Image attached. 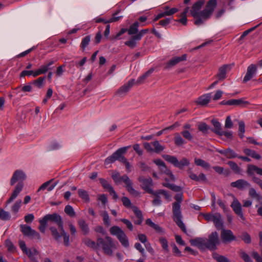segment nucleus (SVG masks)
Wrapping results in <instances>:
<instances>
[{
    "instance_id": "f257e3e1",
    "label": "nucleus",
    "mask_w": 262,
    "mask_h": 262,
    "mask_svg": "<svg viewBox=\"0 0 262 262\" xmlns=\"http://www.w3.org/2000/svg\"><path fill=\"white\" fill-rule=\"evenodd\" d=\"M204 4L203 1H199L193 5L190 10L191 15L195 19L194 24L198 26L203 24L210 17L216 7L217 2L216 0L209 1L205 8L203 11H201Z\"/></svg>"
},
{
    "instance_id": "f03ea898",
    "label": "nucleus",
    "mask_w": 262,
    "mask_h": 262,
    "mask_svg": "<svg viewBox=\"0 0 262 262\" xmlns=\"http://www.w3.org/2000/svg\"><path fill=\"white\" fill-rule=\"evenodd\" d=\"M219 242V234L216 231L210 234L208 236V238L196 237L190 239L189 241L192 246L197 247L200 249L205 250L208 249L210 250H214L216 249Z\"/></svg>"
},
{
    "instance_id": "7ed1b4c3",
    "label": "nucleus",
    "mask_w": 262,
    "mask_h": 262,
    "mask_svg": "<svg viewBox=\"0 0 262 262\" xmlns=\"http://www.w3.org/2000/svg\"><path fill=\"white\" fill-rule=\"evenodd\" d=\"M183 195L182 192L174 196L176 202L172 204L173 219L177 225L184 232H186V228L182 221V214L181 210V204L183 201Z\"/></svg>"
},
{
    "instance_id": "20e7f679",
    "label": "nucleus",
    "mask_w": 262,
    "mask_h": 262,
    "mask_svg": "<svg viewBox=\"0 0 262 262\" xmlns=\"http://www.w3.org/2000/svg\"><path fill=\"white\" fill-rule=\"evenodd\" d=\"M98 248L102 249L104 253L109 256L113 255L114 251L117 249L113 238L108 236L104 238L98 237Z\"/></svg>"
},
{
    "instance_id": "39448f33",
    "label": "nucleus",
    "mask_w": 262,
    "mask_h": 262,
    "mask_svg": "<svg viewBox=\"0 0 262 262\" xmlns=\"http://www.w3.org/2000/svg\"><path fill=\"white\" fill-rule=\"evenodd\" d=\"M112 177L115 183H119L121 181L123 182L125 184V187L127 191L134 196H138L140 193L136 190L133 186V182L127 175H123L122 177L118 172H114Z\"/></svg>"
},
{
    "instance_id": "423d86ee",
    "label": "nucleus",
    "mask_w": 262,
    "mask_h": 262,
    "mask_svg": "<svg viewBox=\"0 0 262 262\" xmlns=\"http://www.w3.org/2000/svg\"><path fill=\"white\" fill-rule=\"evenodd\" d=\"M59 231L54 227H51L50 230L51 231L52 235L56 241H59L61 236L63 237L64 244L66 246L69 245V235L65 232L63 229V223L62 220L58 226Z\"/></svg>"
},
{
    "instance_id": "0eeeda50",
    "label": "nucleus",
    "mask_w": 262,
    "mask_h": 262,
    "mask_svg": "<svg viewBox=\"0 0 262 262\" xmlns=\"http://www.w3.org/2000/svg\"><path fill=\"white\" fill-rule=\"evenodd\" d=\"M110 232L111 235L117 237L123 247L125 248L129 247L128 239L121 228L117 226H113L110 228Z\"/></svg>"
},
{
    "instance_id": "6e6552de",
    "label": "nucleus",
    "mask_w": 262,
    "mask_h": 262,
    "mask_svg": "<svg viewBox=\"0 0 262 262\" xmlns=\"http://www.w3.org/2000/svg\"><path fill=\"white\" fill-rule=\"evenodd\" d=\"M162 157L168 162L180 169H182L184 166H188L189 164V161L186 158H183L182 160L179 161L178 159L174 156L168 155H162Z\"/></svg>"
},
{
    "instance_id": "1a4fd4ad",
    "label": "nucleus",
    "mask_w": 262,
    "mask_h": 262,
    "mask_svg": "<svg viewBox=\"0 0 262 262\" xmlns=\"http://www.w3.org/2000/svg\"><path fill=\"white\" fill-rule=\"evenodd\" d=\"M20 229L22 233L25 235L30 238H35L38 239H40V235L39 233L36 232L35 230L32 229L30 226L27 225H21L20 226Z\"/></svg>"
},
{
    "instance_id": "9d476101",
    "label": "nucleus",
    "mask_w": 262,
    "mask_h": 262,
    "mask_svg": "<svg viewBox=\"0 0 262 262\" xmlns=\"http://www.w3.org/2000/svg\"><path fill=\"white\" fill-rule=\"evenodd\" d=\"M49 221L55 223L58 226L61 222L62 219L61 216L57 213L47 214L42 219L39 220V223L41 225L47 226V222Z\"/></svg>"
},
{
    "instance_id": "9b49d317",
    "label": "nucleus",
    "mask_w": 262,
    "mask_h": 262,
    "mask_svg": "<svg viewBox=\"0 0 262 262\" xmlns=\"http://www.w3.org/2000/svg\"><path fill=\"white\" fill-rule=\"evenodd\" d=\"M232 196L233 198V201L231 204V207L232 208L235 213L243 221H245L246 219L243 213L242 206L241 203L233 194H232Z\"/></svg>"
},
{
    "instance_id": "f8f14e48",
    "label": "nucleus",
    "mask_w": 262,
    "mask_h": 262,
    "mask_svg": "<svg viewBox=\"0 0 262 262\" xmlns=\"http://www.w3.org/2000/svg\"><path fill=\"white\" fill-rule=\"evenodd\" d=\"M138 180L141 183V186L145 191L149 193H154V190L151 188L153 185L151 178H144L143 177H140Z\"/></svg>"
},
{
    "instance_id": "ddd939ff",
    "label": "nucleus",
    "mask_w": 262,
    "mask_h": 262,
    "mask_svg": "<svg viewBox=\"0 0 262 262\" xmlns=\"http://www.w3.org/2000/svg\"><path fill=\"white\" fill-rule=\"evenodd\" d=\"M27 176L25 173L21 170H15L11 179L10 185L13 186L14 184L18 182V183L21 182L23 183L24 181L26 179Z\"/></svg>"
},
{
    "instance_id": "4468645a",
    "label": "nucleus",
    "mask_w": 262,
    "mask_h": 262,
    "mask_svg": "<svg viewBox=\"0 0 262 262\" xmlns=\"http://www.w3.org/2000/svg\"><path fill=\"white\" fill-rule=\"evenodd\" d=\"M99 180L103 188L107 189L110 195L113 196V199L115 200H117L118 198V196L113 187L107 182L106 180L103 178H100Z\"/></svg>"
},
{
    "instance_id": "2eb2a0df",
    "label": "nucleus",
    "mask_w": 262,
    "mask_h": 262,
    "mask_svg": "<svg viewBox=\"0 0 262 262\" xmlns=\"http://www.w3.org/2000/svg\"><path fill=\"white\" fill-rule=\"evenodd\" d=\"M221 237L223 242H230L236 239L235 236L230 230L223 229L221 233Z\"/></svg>"
},
{
    "instance_id": "dca6fc26",
    "label": "nucleus",
    "mask_w": 262,
    "mask_h": 262,
    "mask_svg": "<svg viewBox=\"0 0 262 262\" xmlns=\"http://www.w3.org/2000/svg\"><path fill=\"white\" fill-rule=\"evenodd\" d=\"M24 187V183L20 182L18 183L15 187L11 195L8 200L6 202V206L11 203L21 191Z\"/></svg>"
},
{
    "instance_id": "f3484780",
    "label": "nucleus",
    "mask_w": 262,
    "mask_h": 262,
    "mask_svg": "<svg viewBox=\"0 0 262 262\" xmlns=\"http://www.w3.org/2000/svg\"><path fill=\"white\" fill-rule=\"evenodd\" d=\"M24 187V183L20 182L18 183L15 187L11 195L8 200L6 202V206L11 203L21 191Z\"/></svg>"
},
{
    "instance_id": "a211bd4d",
    "label": "nucleus",
    "mask_w": 262,
    "mask_h": 262,
    "mask_svg": "<svg viewBox=\"0 0 262 262\" xmlns=\"http://www.w3.org/2000/svg\"><path fill=\"white\" fill-rule=\"evenodd\" d=\"M256 69L257 68L255 65L253 64H250L248 67L247 73L244 78L243 81L244 82H247L252 79L256 74Z\"/></svg>"
},
{
    "instance_id": "6ab92c4d",
    "label": "nucleus",
    "mask_w": 262,
    "mask_h": 262,
    "mask_svg": "<svg viewBox=\"0 0 262 262\" xmlns=\"http://www.w3.org/2000/svg\"><path fill=\"white\" fill-rule=\"evenodd\" d=\"M135 80L132 79L123 85L117 91V94L122 96L128 92L135 83Z\"/></svg>"
},
{
    "instance_id": "aec40b11",
    "label": "nucleus",
    "mask_w": 262,
    "mask_h": 262,
    "mask_svg": "<svg viewBox=\"0 0 262 262\" xmlns=\"http://www.w3.org/2000/svg\"><path fill=\"white\" fill-rule=\"evenodd\" d=\"M230 185L232 187L236 188L240 190H243L249 187L250 185L247 181L243 179H239L235 182H233Z\"/></svg>"
},
{
    "instance_id": "412c9836",
    "label": "nucleus",
    "mask_w": 262,
    "mask_h": 262,
    "mask_svg": "<svg viewBox=\"0 0 262 262\" xmlns=\"http://www.w3.org/2000/svg\"><path fill=\"white\" fill-rule=\"evenodd\" d=\"M130 147V145H128L118 149V151H119V152H118V161L123 164H125V163L128 161L127 159L123 155Z\"/></svg>"
},
{
    "instance_id": "4be33fe9",
    "label": "nucleus",
    "mask_w": 262,
    "mask_h": 262,
    "mask_svg": "<svg viewBox=\"0 0 262 262\" xmlns=\"http://www.w3.org/2000/svg\"><path fill=\"white\" fill-rule=\"evenodd\" d=\"M187 56L186 54L183 55L181 57H174L170 60L167 63L166 68H170L172 66H175L181 61L185 60Z\"/></svg>"
},
{
    "instance_id": "5701e85b",
    "label": "nucleus",
    "mask_w": 262,
    "mask_h": 262,
    "mask_svg": "<svg viewBox=\"0 0 262 262\" xmlns=\"http://www.w3.org/2000/svg\"><path fill=\"white\" fill-rule=\"evenodd\" d=\"M247 173L250 176H253L255 173L262 176V168L254 165L250 164L248 166Z\"/></svg>"
},
{
    "instance_id": "b1692460",
    "label": "nucleus",
    "mask_w": 262,
    "mask_h": 262,
    "mask_svg": "<svg viewBox=\"0 0 262 262\" xmlns=\"http://www.w3.org/2000/svg\"><path fill=\"white\" fill-rule=\"evenodd\" d=\"M214 224L215 226L217 229L222 228L223 226V223L222 220V216L220 213H215L212 221Z\"/></svg>"
},
{
    "instance_id": "393cba45",
    "label": "nucleus",
    "mask_w": 262,
    "mask_h": 262,
    "mask_svg": "<svg viewBox=\"0 0 262 262\" xmlns=\"http://www.w3.org/2000/svg\"><path fill=\"white\" fill-rule=\"evenodd\" d=\"M153 194L156 199H161V195H163L164 198L169 201L170 200V195L168 193V192L163 189H159L157 191H154V193H151Z\"/></svg>"
},
{
    "instance_id": "a878e982",
    "label": "nucleus",
    "mask_w": 262,
    "mask_h": 262,
    "mask_svg": "<svg viewBox=\"0 0 262 262\" xmlns=\"http://www.w3.org/2000/svg\"><path fill=\"white\" fill-rule=\"evenodd\" d=\"M146 224L154 229L159 233L163 234L165 232L163 228L154 223L150 219H148L146 220Z\"/></svg>"
},
{
    "instance_id": "bb28decb",
    "label": "nucleus",
    "mask_w": 262,
    "mask_h": 262,
    "mask_svg": "<svg viewBox=\"0 0 262 262\" xmlns=\"http://www.w3.org/2000/svg\"><path fill=\"white\" fill-rule=\"evenodd\" d=\"M211 98V94H207L198 98L196 103L201 105H207Z\"/></svg>"
},
{
    "instance_id": "cd10ccee",
    "label": "nucleus",
    "mask_w": 262,
    "mask_h": 262,
    "mask_svg": "<svg viewBox=\"0 0 262 262\" xmlns=\"http://www.w3.org/2000/svg\"><path fill=\"white\" fill-rule=\"evenodd\" d=\"M243 151L247 156H250L255 159L259 160L261 159V156L254 150L249 148H244Z\"/></svg>"
},
{
    "instance_id": "c85d7f7f",
    "label": "nucleus",
    "mask_w": 262,
    "mask_h": 262,
    "mask_svg": "<svg viewBox=\"0 0 262 262\" xmlns=\"http://www.w3.org/2000/svg\"><path fill=\"white\" fill-rule=\"evenodd\" d=\"M211 122L214 127V128L212 129V131L218 135L222 134L221 132L223 130L221 124L216 119H212Z\"/></svg>"
},
{
    "instance_id": "c756f323",
    "label": "nucleus",
    "mask_w": 262,
    "mask_h": 262,
    "mask_svg": "<svg viewBox=\"0 0 262 262\" xmlns=\"http://www.w3.org/2000/svg\"><path fill=\"white\" fill-rule=\"evenodd\" d=\"M118 149L114 152L112 155L105 159L104 161L105 165H108L115 162L118 159Z\"/></svg>"
},
{
    "instance_id": "7c9ffc66",
    "label": "nucleus",
    "mask_w": 262,
    "mask_h": 262,
    "mask_svg": "<svg viewBox=\"0 0 262 262\" xmlns=\"http://www.w3.org/2000/svg\"><path fill=\"white\" fill-rule=\"evenodd\" d=\"M139 23L138 21L135 22L132 24L127 30V32L129 35L137 34L138 32V28Z\"/></svg>"
},
{
    "instance_id": "2f4dec72",
    "label": "nucleus",
    "mask_w": 262,
    "mask_h": 262,
    "mask_svg": "<svg viewBox=\"0 0 262 262\" xmlns=\"http://www.w3.org/2000/svg\"><path fill=\"white\" fill-rule=\"evenodd\" d=\"M227 68V65H224L219 69V71L217 75L218 79L219 80H222L225 78L226 75V70Z\"/></svg>"
},
{
    "instance_id": "473e14b6",
    "label": "nucleus",
    "mask_w": 262,
    "mask_h": 262,
    "mask_svg": "<svg viewBox=\"0 0 262 262\" xmlns=\"http://www.w3.org/2000/svg\"><path fill=\"white\" fill-rule=\"evenodd\" d=\"M54 62V60H51L47 63L41 66L38 69L42 74H45L50 69V67L53 64Z\"/></svg>"
},
{
    "instance_id": "72a5a7b5",
    "label": "nucleus",
    "mask_w": 262,
    "mask_h": 262,
    "mask_svg": "<svg viewBox=\"0 0 262 262\" xmlns=\"http://www.w3.org/2000/svg\"><path fill=\"white\" fill-rule=\"evenodd\" d=\"M228 164L235 173H241L242 171L241 169L235 162L230 161L228 162Z\"/></svg>"
},
{
    "instance_id": "f704fd0d",
    "label": "nucleus",
    "mask_w": 262,
    "mask_h": 262,
    "mask_svg": "<svg viewBox=\"0 0 262 262\" xmlns=\"http://www.w3.org/2000/svg\"><path fill=\"white\" fill-rule=\"evenodd\" d=\"M25 253L28 256L30 259L34 261L36 260L35 256L38 254V252L35 249H28Z\"/></svg>"
},
{
    "instance_id": "c9c22d12",
    "label": "nucleus",
    "mask_w": 262,
    "mask_h": 262,
    "mask_svg": "<svg viewBox=\"0 0 262 262\" xmlns=\"http://www.w3.org/2000/svg\"><path fill=\"white\" fill-rule=\"evenodd\" d=\"M45 77H40L32 81V83L37 88L40 89L44 85Z\"/></svg>"
},
{
    "instance_id": "e433bc0d",
    "label": "nucleus",
    "mask_w": 262,
    "mask_h": 262,
    "mask_svg": "<svg viewBox=\"0 0 262 262\" xmlns=\"http://www.w3.org/2000/svg\"><path fill=\"white\" fill-rule=\"evenodd\" d=\"M163 185L164 187L169 188L175 192H181L182 190V188L180 186L176 185L174 184H170L167 182L163 183Z\"/></svg>"
},
{
    "instance_id": "4c0bfd02",
    "label": "nucleus",
    "mask_w": 262,
    "mask_h": 262,
    "mask_svg": "<svg viewBox=\"0 0 262 262\" xmlns=\"http://www.w3.org/2000/svg\"><path fill=\"white\" fill-rule=\"evenodd\" d=\"M189 11V8L187 7L185 9L184 11L181 13V18L178 19L177 21L181 23L183 25H186L187 24V19L186 18V14Z\"/></svg>"
},
{
    "instance_id": "58836bf2",
    "label": "nucleus",
    "mask_w": 262,
    "mask_h": 262,
    "mask_svg": "<svg viewBox=\"0 0 262 262\" xmlns=\"http://www.w3.org/2000/svg\"><path fill=\"white\" fill-rule=\"evenodd\" d=\"M152 145L154 146V152L156 153L162 151L164 149V147L161 145L158 141H155L152 143Z\"/></svg>"
},
{
    "instance_id": "ea45409f",
    "label": "nucleus",
    "mask_w": 262,
    "mask_h": 262,
    "mask_svg": "<svg viewBox=\"0 0 262 262\" xmlns=\"http://www.w3.org/2000/svg\"><path fill=\"white\" fill-rule=\"evenodd\" d=\"M194 163L196 165L202 166L204 168L210 167V164L208 163L201 159L195 158L194 159Z\"/></svg>"
},
{
    "instance_id": "a19ab883",
    "label": "nucleus",
    "mask_w": 262,
    "mask_h": 262,
    "mask_svg": "<svg viewBox=\"0 0 262 262\" xmlns=\"http://www.w3.org/2000/svg\"><path fill=\"white\" fill-rule=\"evenodd\" d=\"M159 241L164 252L165 253H168L169 250L167 239L164 237H160L159 238Z\"/></svg>"
},
{
    "instance_id": "79ce46f5",
    "label": "nucleus",
    "mask_w": 262,
    "mask_h": 262,
    "mask_svg": "<svg viewBox=\"0 0 262 262\" xmlns=\"http://www.w3.org/2000/svg\"><path fill=\"white\" fill-rule=\"evenodd\" d=\"M21 200H17L15 202L11 207V211L12 213L16 214L18 212L21 207Z\"/></svg>"
},
{
    "instance_id": "37998d69",
    "label": "nucleus",
    "mask_w": 262,
    "mask_h": 262,
    "mask_svg": "<svg viewBox=\"0 0 262 262\" xmlns=\"http://www.w3.org/2000/svg\"><path fill=\"white\" fill-rule=\"evenodd\" d=\"M244 103V101L241 99H230L226 101L225 102L226 105H238Z\"/></svg>"
},
{
    "instance_id": "c03bdc74",
    "label": "nucleus",
    "mask_w": 262,
    "mask_h": 262,
    "mask_svg": "<svg viewBox=\"0 0 262 262\" xmlns=\"http://www.w3.org/2000/svg\"><path fill=\"white\" fill-rule=\"evenodd\" d=\"M101 215L103 217V221L104 224L107 226L108 227L111 225V220L110 219L109 215L108 212L106 211H104Z\"/></svg>"
},
{
    "instance_id": "a18cd8bd",
    "label": "nucleus",
    "mask_w": 262,
    "mask_h": 262,
    "mask_svg": "<svg viewBox=\"0 0 262 262\" xmlns=\"http://www.w3.org/2000/svg\"><path fill=\"white\" fill-rule=\"evenodd\" d=\"M213 257L218 262H230L229 260L225 256L220 255L216 253L213 254Z\"/></svg>"
},
{
    "instance_id": "49530a36",
    "label": "nucleus",
    "mask_w": 262,
    "mask_h": 262,
    "mask_svg": "<svg viewBox=\"0 0 262 262\" xmlns=\"http://www.w3.org/2000/svg\"><path fill=\"white\" fill-rule=\"evenodd\" d=\"M226 157L228 159H233L235 158H238V156L233 149L230 148H228L227 149Z\"/></svg>"
},
{
    "instance_id": "de8ad7c7",
    "label": "nucleus",
    "mask_w": 262,
    "mask_h": 262,
    "mask_svg": "<svg viewBox=\"0 0 262 262\" xmlns=\"http://www.w3.org/2000/svg\"><path fill=\"white\" fill-rule=\"evenodd\" d=\"M84 243L88 247L92 248L93 249H96L99 247L98 245V239L97 240V243L89 239H86Z\"/></svg>"
},
{
    "instance_id": "09e8293b",
    "label": "nucleus",
    "mask_w": 262,
    "mask_h": 262,
    "mask_svg": "<svg viewBox=\"0 0 262 262\" xmlns=\"http://www.w3.org/2000/svg\"><path fill=\"white\" fill-rule=\"evenodd\" d=\"M238 125H239V136L241 138H243L244 137V133L245 132V123L243 121H240L238 122Z\"/></svg>"
},
{
    "instance_id": "8fccbe9b",
    "label": "nucleus",
    "mask_w": 262,
    "mask_h": 262,
    "mask_svg": "<svg viewBox=\"0 0 262 262\" xmlns=\"http://www.w3.org/2000/svg\"><path fill=\"white\" fill-rule=\"evenodd\" d=\"M16 90H18L19 91L24 92H30L32 91V88L30 84L25 85L23 86H18L16 88Z\"/></svg>"
},
{
    "instance_id": "3c124183",
    "label": "nucleus",
    "mask_w": 262,
    "mask_h": 262,
    "mask_svg": "<svg viewBox=\"0 0 262 262\" xmlns=\"http://www.w3.org/2000/svg\"><path fill=\"white\" fill-rule=\"evenodd\" d=\"M154 162L159 167L161 171L166 167L165 163L161 159H155L154 160Z\"/></svg>"
},
{
    "instance_id": "603ef678",
    "label": "nucleus",
    "mask_w": 262,
    "mask_h": 262,
    "mask_svg": "<svg viewBox=\"0 0 262 262\" xmlns=\"http://www.w3.org/2000/svg\"><path fill=\"white\" fill-rule=\"evenodd\" d=\"M10 214L8 212L5 211L3 209H0V219L2 220L6 221L10 219Z\"/></svg>"
},
{
    "instance_id": "864d4df0",
    "label": "nucleus",
    "mask_w": 262,
    "mask_h": 262,
    "mask_svg": "<svg viewBox=\"0 0 262 262\" xmlns=\"http://www.w3.org/2000/svg\"><path fill=\"white\" fill-rule=\"evenodd\" d=\"M174 143L177 145L181 146L185 143V141L179 134H177L174 137Z\"/></svg>"
},
{
    "instance_id": "5fc2aeb1",
    "label": "nucleus",
    "mask_w": 262,
    "mask_h": 262,
    "mask_svg": "<svg viewBox=\"0 0 262 262\" xmlns=\"http://www.w3.org/2000/svg\"><path fill=\"white\" fill-rule=\"evenodd\" d=\"M149 31L148 29H142L140 32H139L137 34L134 35V38L137 40H140L142 38L143 36L147 33Z\"/></svg>"
},
{
    "instance_id": "6e6d98bb",
    "label": "nucleus",
    "mask_w": 262,
    "mask_h": 262,
    "mask_svg": "<svg viewBox=\"0 0 262 262\" xmlns=\"http://www.w3.org/2000/svg\"><path fill=\"white\" fill-rule=\"evenodd\" d=\"M64 212L68 215L73 217L75 215V212L73 207L70 205H67L64 208Z\"/></svg>"
},
{
    "instance_id": "4d7b16f0",
    "label": "nucleus",
    "mask_w": 262,
    "mask_h": 262,
    "mask_svg": "<svg viewBox=\"0 0 262 262\" xmlns=\"http://www.w3.org/2000/svg\"><path fill=\"white\" fill-rule=\"evenodd\" d=\"M165 14L166 16H171L178 11V9L176 8H172L171 9H169L168 7H166L165 8Z\"/></svg>"
},
{
    "instance_id": "13d9d810",
    "label": "nucleus",
    "mask_w": 262,
    "mask_h": 262,
    "mask_svg": "<svg viewBox=\"0 0 262 262\" xmlns=\"http://www.w3.org/2000/svg\"><path fill=\"white\" fill-rule=\"evenodd\" d=\"M117 14V13H114L113 14V16L111 18H110L108 20H106V21H104V24H106L110 23H113V22L117 21L120 18L123 17V16H116Z\"/></svg>"
},
{
    "instance_id": "bf43d9fd",
    "label": "nucleus",
    "mask_w": 262,
    "mask_h": 262,
    "mask_svg": "<svg viewBox=\"0 0 262 262\" xmlns=\"http://www.w3.org/2000/svg\"><path fill=\"white\" fill-rule=\"evenodd\" d=\"M239 255L245 262H253L249 255L245 252L241 251L239 253Z\"/></svg>"
},
{
    "instance_id": "052dcab7",
    "label": "nucleus",
    "mask_w": 262,
    "mask_h": 262,
    "mask_svg": "<svg viewBox=\"0 0 262 262\" xmlns=\"http://www.w3.org/2000/svg\"><path fill=\"white\" fill-rule=\"evenodd\" d=\"M136 40H137L135 39L134 38V36H133L132 39H130L128 41H126L125 42V45L128 46L130 48H134L136 46V45H137Z\"/></svg>"
},
{
    "instance_id": "680f3d73",
    "label": "nucleus",
    "mask_w": 262,
    "mask_h": 262,
    "mask_svg": "<svg viewBox=\"0 0 262 262\" xmlns=\"http://www.w3.org/2000/svg\"><path fill=\"white\" fill-rule=\"evenodd\" d=\"M198 128L203 133H206L209 129V127L205 123H201L198 125Z\"/></svg>"
},
{
    "instance_id": "e2e57ef3",
    "label": "nucleus",
    "mask_w": 262,
    "mask_h": 262,
    "mask_svg": "<svg viewBox=\"0 0 262 262\" xmlns=\"http://www.w3.org/2000/svg\"><path fill=\"white\" fill-rule=\"evenodd\" d=\"M172 247V252L174 253V255L177 256L181 257L182 256V253L180 250L178 249L175 244H173L171 245Z\"/></svg>"
},
{
    "instance_id": "0e129e2a",
    "label": "nucleus",
    "mask_w": 262,
    "mask_h": 262,
    "mask_svg": "<svg viewBox=\"0 0 262 262\" xmlns=\"http://www.w3.org/2000/svg\"><path fill=\"white\" fill-rule=\"evenodd\" d=\"M120 221L126 225V226L130 231H132L133 230L134 227L132 222L130 221L125 219H120Z\"/></svg>"
},
{
    "instance_id": "69168bd1",
    "label": "nucleus",
    "mask_w": 262,
    "mask_h": 262,
    "mask_svg": "<svg viewBox=\"0 0 262 262\" xmlns=\"http://www.w3.org/2000/svg\"><path fill=\"white\" fill-rule=\"evenodd\" d=\"M162 172L165 173L166 175H167L169 177L170 180L173 181L175 180V178L172 172L170 170L168 169L167 167Z\"/></svg>"
},
{
    "instance_id": "338daca9",
    "label": "nucleus",
    "mask_w": 262,
    "mask_h": 262,
    "mask_svg": "<svg viewBox=\"0 0 262 262\" xmlns=\"http://www.w3.org/2000/svg\"><path fill=\"white\" fill-rule=\"evenodd\" d=\"M162 172L165 173L166 175H167L169 177L170 180L173 181L175 180V178L172 172L170 170L168 169L167 167Z\"/></svg>"
},
{
    "instance_id": "774afa93",
    "label": "nucleus",
    "mask_w": 262,
    "mask_h": 262,
    "mask_svg": "<svg viewBox=\"0 0 262 262\" xmlns=\"http://www.w3.org/2000/svg\"><path fill=\"white\" fill-rule=\"evenodd\" d=\"M242 239L246 244H249L251 242V237L249 234L245 232L242 235Z\"/></svg>"
}]
</instances>
